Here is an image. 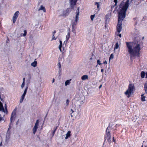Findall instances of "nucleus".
Wrapping results in <instances>:
<instances>
[{"mask_svg": "<svg viewBox=\"0 0 147 147\" xmlns=\"http://www.w3.org/2000/svg\"><path fill=\"white\" fill-rule=\"evenodd\" d=\"M57 129V127L54 128L53 131H52V134L53 136H54V135L55 132Z\"/></svg>", "mask_w": 147, "mask_h": 147, "instance_id": "26", "label": "nucleus"}, {"mask_svg": "<svg viewBox=\"0 0 147 147\" xmlns=\"http://www.w3.org/2000/svg\"><path fill=\"white\" fill-rule=\"evenodd\" d=\"M114 1L115 3V5H116L117 2V0H114Z\"/></svg>", "mask_w": 147, "mask_h": 147, "instance_id": "36", "label": "nucleus"}, {"mask_svg": "<svg viewBox=\"0 0 147 147\" xmlns=\"http://www.w3.org/2000/svg\"><path fill=\"white\" fill-rule=\"evenodd\" d=\"M119 47V45L118 42H117L115 45L114 50H115L117 49Z\"/></svg>", "mask_w": 147, "mask_h": 147, "instance_id": "20", "label": "nucleus"}, {"mask_svg": "<svg viewBox=\"0 0 147 147\" xmlns=\"http://www.w3.org/2000/svg\"><path fill=\"white\" fill-rule=\"evenodd\" d=\"M145 147H147V146H146Z\"/></svg>", "mask_w": 147, "mask_h": 147, "instance_id": "53", "label": "nucleus"}, {"mask_svg": "<svg viewBox=\"0 0 147 147\" xmlns=\"http://www.w3.org/2000/svg\"><path fill=\"white\" fill-rule=\"evenodd\" d=\"M82 102L83 103V101H82V102H81V103H82Z\"/></svg>", "mask_w": 147, "mask_h": 147, "instance_id": "54", "label": "nucleus"}, {"mask_svg": "<svg viewBox=\"0 0 147 147\" xmlns=\"http://www.w3.org/2000/svg\"><path fill=\"white\" fill-rule=\"evenodd\" d=\"M58 65L59 67V68H60L61 67V64H60V63H59L58 64Z\"/></svg>", "mask_w": 147, "mask_h": 147, "instance_id": "35", "label": "nucleus"}, {"mask_svg": "<svg viewBox=\"0 0 147 147\" xmlns=\"http://www.w3.org/2000/svg\"><path fill=\"white\" fill-rule=\"evenodd\" d=\"M129 5V1L127 0L125 3H122L119 5V19L118 24L117 27V29L119 34L121 31L122 29V21L125 18L126 15V11Z\"/></svg>", "mask_w": 147, "mask_h": 147, "instance_id": "1", "label": "nucleus"}, {"mask_svg": "<svg viewBox=\"0 0 147 147\" xmlns=\"http://www.w3.org/2000/svg\"><path fill=\"white\" fill-rule=\"evenodd\" d=\"M113 142H115V140H114V137L113 138Z\"/></svg>", "mask_w": 147, "mask_h": 147, "instance_id": "45", "label": "nucleus"}, {"mask_svg": "<svg viewBox=\"0 0 147 147\" xmlns=\"http://www.w3.org/2000/svg\"><path fill=\"white\" fill-rule=\"evenodd\" d=\"M28 86H27L26 87L25 89V90H24V93L23 94H22V95L21 96V98H20V103H22V102L23 101V100L24 99V98L25 97V96L26 94V92H27V89H28Z\"/></svg>", "mask_w": 147, "mask_h": 147, "instance_id": "8", "label": "nucleus"}, {"mask_svg": "<svg viewBox=\"0 0 147 147\" xmlns=\"http://www.w3.org/2000/svg\"><path fill=\"white\" fill-rule=\"evenodd\" d=\"M39 121L38 120H36L33 129V133L34 134H35L36 132L37 129L38 128L39 125Z\"/></svg>", "mask_w": 147, "mask_h": 147, "instance_id": "7", "label": "nucleus"}, {"mask_svg": "<svg viewBox=\"0 0 147 147\" xmlns=\"http://www.w3.org/2000/svg\"><path fill=\"white\" fill-rule=\"evenodd\" d=\"M142 97L141 98V100L142 101H144L145 100V96H144L143 94H142L141 95Z\"/></svg>", "mask_w": 147, "mask_h": 147, "instance_id": "25", "label": "nucleus"}, {"mask_svg": "<svg viewBox=\"0 0 147 147\" xmlns=\"http://www.w3.org/2000/svg\"><path fill=\"white\" fill-rule=\"evenodd\" d=\"M142 40H143L144 39V37L143 36V37H142Z\"/></svg>", "mask_w": 147, "mask_h": 147, "instance_id": "47", "label": "nucleus"}, {"mask_svg": "<svg viewBox=\"0 0 147 147\" xmlns=\"http://www.w3.org/2000/svg\"><path fill=\"white\" fill-rule=\"evenodd\" d=\"M142 147H143V145L142 146Z\"/></svg>", "mask_w": 147, "mask_h": 147, "instance_id": "52", "label": "nucleus"}, {"mask_svg": "<svg viewBox=\"0 0 147 147\" xmlns=\"http://www.w3.org/2000/svg\"><path fill=\"white\" fill-rule=\"evenodd\" d=\"M95 14L91 15V16H90V18H91V20L92 21H93V20L94 19L95 17Z\"/></svg>", "mask_w": 147, "mask_h": 147, "instance_id": "28", "label": "nucleus"}, {"mask_svg": "<svg viewBox=\"0 0 147 147\" xmlns=\"http://www.w3.org/2000/svg\"><path fill=\"white\" fill-rule=\"evenodd\" d=\"M127 51L131 57H135L138 54V41L126 42Z\"/></svg>", "mask_w": 147, "mask_h": 147, "instance_id": "2", "label": "nucleus"}, {"mask_svg": "<svg viewBox=\"0 0 147 147\" xmlns=\"http://www.w3.org/2000/svg\"><path fill=\"white\" fill-rule=\"evenodd\" d=\"M71 79L67 80H66L65 83V86H67V85H69L71 83Z\"/></svg>", "mask_w": 147, "mask_h": 147, "instance_id": "17", "label": "nucleus"}, {"mask_svg": "<svg viewBox=\"0 0 147 147\" xmlns=\"http://www.w3.org/2000/svg\"><path fill=\"white\" fill-rule=\"evenodd\" d=\"M118 35L120 37V38L121 37V34H119Z\"/></svg>", "mask_w": 147, "mask_h": 147, "instance_id": "43", "label": "nucleus"}, {"mask_svg": "<svg viewBox=\"0 0 147 147\" xmlns=\"http://www.w3.org/2000/svg\"><path fill=\"white\" fill-rule=\"evenodd\" d=\"M136 19H137V18H134V20H135Z\"/></svg>", "mask_w": 147, "mask_h": 147, "instance_id": "50", "label": "nucleus"}, {"mask_svg": "<svg viewBox=\"0 0 147 147\" xmlns=\"http://www.w3.org/2000/svg\"><path fill=\"white\" fill-rule=\"evenodd\" d=\"M59 43H60V44L59 46V48L60 52H62L61 47H62V42L61 40H59Z\"/></svg>", "mask_w": 147, "mask_h": 147, "instance_id": "18", "label": "nucleus"}, {"mask_svg": "<svg viewBox=\"0 0 147 147\" xmlns=\"http://www.w3.org/2000/svg\"><path fill=\"white\" fill-rule=\"evenodd\" d=\"M40 10H42L44 12H46V10L45 7L42 5L38 9V11Z\"/></svg>", "mask_w": 147, "mask_h": 147, "instance_id": "16", "label": "nucleus"}, {"mask_svg": "<svg viewBox=\"0 0 147 147\" xmlns=\"http://www.w3.org/2000/svg\"><path fill=\"white\" fill-rule=\"evenodd\" d=\"M70 37V34L69 32L67 33V35L66 36V42H67L68 40L69 39Z\"/></svg>", "mask_w": 147, "mask_h": 147, "instance_id": "21", "label": "nucleus"}, {"mask_svg": "<svg viewBox=\"0 0 147 147\" xmlns=\"http://www.w3.org/2000/svg\"><path fill=\"white\" fill-rule=\"evenodd\" d=\"M19 14L20 12L18 11H16L14 13L12 18V20L13 23H14L16 22V19L18 17Z\"/></svg>", "mask_w": 147, "mask_h": 147, "instance_id": "6", "label": "nucleus"}, {"mask_svg": "<svg viewBox=\"0 0 147 147\" xmlns=\"http://www.w3.org/2000/svg\"><path fill=\"white\" fill-rule=\"evenodd\" d=\"M1 145V142L0 144V146Z\"/></svg>", "mask_w": 147, "mask_h": 147, "instance_id": "51", "label": "nucleus"}, {"mask_svg": "<svg viewBox=\"0 0 147 147\" xmlns=\"http://www.w3.org/2000/svg\"><path fill=\"white\" fill-rule=\"evenodd\" d=\"M71 131H68L66 135V136L65 137V139H68L71 136Z\"/></svg>", "mask_w": 147, "mask_h": 147, "instance_id": "13", "label": "nucleus"}, {"mask_svg": "<svg viewBox=\"0 0 147 147\" xmlns=\"http://www.w3.org/2000/svg\"><path fill=\"white\" fill-rule=\"evenodd\" d=\"M24 85H25V83L22 82V83L21 85V87L22 88V89L24 88Z\"/></svg>", "mask_w": 147, "mask_h": 147, "instance_id": "34", "label": "nucleus"}, {"mask_svg": "<svg viewBox=\"0 0 147 147\" xmlns=\"http://www.w3.org/2000/svg\"><path fill=\"white\" fill-rule=\"evenodd\" d=\"M77 11L76 12V16L75 17V22L76 24L78 22V16L79 15L80 13V7H78L77 8Z\"/></svg>", "mask_w": 147, "mask_h": 147, "instance_id": "10", "label": "nucleus"}, {"mask_svg": "<svg viewBox=\"0 0 147 147\" xmlns=\"http://www.w3.org/2000/svg\"><path fill=\"white\" fill-rule=\"evenodd\" d=\"M78 0H69L70 7L71 9H74Z\"/></svg>", "mask_w": 147, "mask_h": 147, "instance_id": "9", "label": "nucleus"}, {"mask_svg": "<svg viewBox=\"0 0 147 147\" xmlns=\"http://www.w3.org/2000/svg\"><path fill=\"white\" fill-rule=\"evenodd\" d=\"M24 34H23L22 36H24L26 35V33H27L26 31V30H24Z\"/></svg>", "mask_w": 147, "mask_h": 147, "instance_id": "33", "label": "nucleus"}, {"mask_svg": "<svg viewBox=\"0 0 147 147\" xmlns=\"http://www.w3.org/2000/svg\"><path fill=\"white\" fill-rule=\"evenodd\" d=\"M16 108H15L12 111L10 119L11 123H10L9 126L6 133V136L7 137L8 136V138L9 137L10 133V132L9 131V129L11 128L10 125L12 123L14 122L16 117Z\"/></svg>", "mask_w": 147, "mask_h": 147, "instance_id": "3", "label": "nucleus"}, {"mask_svg": "<svg viewBox=\"0 0 147 147\" xmlns=\"http://www.w3.org/2000/svg\"><path fill=\"white\" fill-rule=\"evenodd\" d=\"M144 89L145 92L147 94V81L144 84Z\"/></svg>", "mask_w": 147, "mask_h": 147, "instance_id": "14", "label": "nucleus"}, {"mask_svg": "<svg viewBox=\"0 0 147 147\" xmlns=\"http://www.w3.org/2000/svg\"><path fill=\"white\" fill-rule=\"evenodd\" d=\"M23 82L25 83V78H23Z\"/></svg>", "mask_w": 147, "mask_h": 147, "instance_id": "42", "label": "nucleus"}, {"mask_svg": "<svg viewBox=\"0 0 147 147\" xmlns=\"http://www.w3.org/2000/svg\"><path fill=\"white\" fill-rule=\"evenodd\" d=\"M137 26H136V27H136V28H135L136 30H137V28H136H136H137Z\"/></svg>", "mask_w": 147, "mask_h": 147, "instance_id": "49", "label": "nucleus"}, {"mask_svg": "<svg viewBox=\"0 0 147 147\" xmlns=\"http://www.w3.org/2000/svg\"><path fill=\"white\" fill-rule=\"evenodd\" d=\"M102 86V85H100V86H99V88H101Z\"/></svg>", "mask_w": 147, "mask_h": 147, "instance_id": "44", "label": "nucleus"}, {"mask_svg": "<svg viewBox=\"0 0 147 147\" xmlns=\"http://www.w3.org/2000/svg\"><path fill=\"white\" fill-rule=\"evenodd\" d=\"M57 38V36L56 37H55L54 36V35L53 34L52 37V38L51 39V40H56Z\"/></svg>", "mask_w": 147, "mask_h": 147, "instance_id": "24", "label": "nucleus"}, {"mask_svg": "<svg viewBox=\"0 0 147 147\" xmlns=\"http://www.w3.org/2000/svg\"><path fill=\"white\" fill-rule=\"evenodd\" d=\"M95 5H96L97 8L98 9H99V5L98 2H96L95 4Z\"/></svg>", "mask_w": 147, "mask_h": 147, "instance_id": "29", "label": "nucleus"}, {"mask_svg": "<svg viewBox=\"0 0 147 147\" xmlns=\"http://www.w3.org/2000/svg\"><path fill=\"white\" fill-rule=\"evenodd\" d=\"M113 58H114L113 55L112 54H111L110 55V56L109 57V60H110L111 59H113Z\"/></svg>", "mask_w": 147, "mask_h": 147, "instance_id": "31", "label": "nucleus"}, {"mask_svg": "<svg viewBox=\"0 0 147 147\" xmlns=\"http://www.w3.org/2000/svg\"><path fill=\"white\" fill-rule=\"evenodd\" d=\"M88 79V76L86 75H85L81 77V79L83 80H85Z\"/></svg>", "mask_w": 147, "mask_h": 147, "instance_id": "15", "label": "nucleus"}, {"mask_svg": "<svg viewBox=\"0 0 147 147\" xmlns=\"http://www.w3.org/2000/svg\"><path fill=\"white\" fill-rule=\"evenodd\" d=\"M0 111H2L5 114H7L8 111L7 108L6 104H5V109L4 108L2 102L0 101Z\"/></svg>", "mask_w": 147, "mask_h": 147, "instance_id": "5", "label": "nucleus"}, {"mask_svg": "<svg viewBox=\"0 0 147 147\" xmlns=\"http://www.w3.org/2000/svg\"><path fill=\"white\" fill-rule=\"evenodd\" d=\"M109 127H108L106 130L107 134L106 135H107V137H108V139H111V136L110 134V132L109 131Z\"/></svg>", "mask_w": 147, "mask_h": 147, "instance_id": "12", "label": "nucleus"}, {"mask_svg": "<svg viewBox=\"0 0 147 147\" xmlns=\"http://www.w3.org/2000/svg\"><path fill=\"white\" fill-rule=\"evenodd\" d=\"M137 22H136L135 23V26L136 27V26H137Z\"/></svg>", "mask_w": 147, "mask_h": 147, "instance_id": "40", "label": "nucleus"}, {"mask_svg": "<svg viewBox=\"0 0 147 147\" xmlns=\"http://www.w3.org/2000/svg\"><path fill=\"white\" fill-rule=\"evenodd\" d=\"M104 71V69H101V72L103 73V72Z\"/></svg>", "mask_w": 147, "mask_h": 147, "instance_id": "38", "label": "nucleus"}, {"mask_svg": "<svg viewBox=\"0 0 147 147\" xmlns=\"http://www.w3.org/2000/svg\"><path fill=\"white\" fill-rule=\"evenodd\" d=\"M134 90V85L132 84H129V85L128 88L125 92V94L128 97H129L130 96L132 93H133Z\"/></svg>", "mask_w": 147, "mask_h": 147, "instance_id": "4", "label": "nucleus"}, {"mask_svg": "<svg viewBox=\"0 0 147 147\" xmlns=\"http://www.w3.org/2000/svg\"><path fill=\"white\" fill-rule=\"evenodd\" d=\"M140 50V44H138V57H140V54L139 53V51Z\"/></svg>", "mask_w": 147, "mask_h": 147, "instance_id": "27", "label": "nucleus"}, {"mask_svg": "<svg viewBox=\"0 0 147 147\" xmlns=\"http://www.w3.org/2000/svg\"><path fill=\"white\" fill-rule=\"evenodd\" d=\"M71 111L72 113H73V112H77V114H79L80 112V110L79 109H78V110L77 109V111L76 109L75 110V111H74L72 109H71Z\"/></svg>", "mask_w": 147, "mask_h": 147, "instance_id": "22", "label": "nucleus"}, {"mask_svg": "<svg viewBox=\"0 0 147 147\" xmlns=\"http://www.w3.org/2000/svg\"><path fill=\"white\" fill-rule=\"evenodd\" d=\"M145 73L144 71H142L141 73V76L142 78H144L145 76Z\"/></svg>", "mask_w": 147, "mask_h": 147, "instance_id": "23", "label": "nucleus"}, {"mask_svg": "<svg viewBox=\"0 0 147 147\" xmlns=\"http://www.w3.org/2000/svg\"><path fill=\"white\" fill-rule=\"evenodd\" d=\"M71 117H72L73 116L72 115V113L71 114Z\"/></svg>", "mask_w": 147, "mask_h": 147, "instance_id": "48", "label": "nucleus"}, {"mask_svg": "<svg viewBox=\"0 0 147 147\" xmlns=\"http://www.w3.org/2000/svg\"><path fill=\"white\" fill-rule=\"evenodd\" d=\"M97 63L98 64L100 65L102 64V63H100V61L99 60H98L97 61Z\"/></svg>", "mask_w": 147, "mask_h": 147, "instance_id": "32", "label": "nucleus"}, {"mask_svg": "<svg viewBox=\"0 0 147 147\" xmlns=\"http://www.w3.org/2000/svg\"><path fill=\"white\" fill-rule=\"evenodd\" d=\"M104 64H107V61H105L104 62Z\"/></svg>", "mask_w": 147, "mask_h": 147, "instance_id": "37", "label": "nucleus"}, {"mask_svg": "<svg viewBox=\"0 0 147 147\" xmlns=\"http://www.w3.org/2000/svg\"><path fill=\"white\" fill-rule=\"evenodd\" d=\"M69 13V9H67L65 11H63V12L61 14V16H65L68 15Z\"/></svg>", "mask_w": 147, "mask_h": 147, "instance_id": "11", "label": "nucleus"}, {"mask_svg": "<svg viewBox=\"0 0 147 147\" xmlns=\"http://www.w3.org/2000/svg\"><path fill=\"white\" fill-rule=\"evenodd\" d=\"M37 62L36 61H34L31 63V65L34 67L36 66Z\"/></svg>", "mask_w": 147, "mask_h": 147, "instance_id": "19", "label": "nucleus"}, {"mask_svg": "<svg viewBox=\"0 0 147 147\" xmlns=\"http://www.w3.org/2000/svg\"><path fill=\"white\" fill-rule=\"evenodd\" d=\"M56 31H54L53 32V34L55 35V34L56 33Z\"/></svg>", "mask_w": 147, "mask_h": 147, "instance_id": "39", "label": "nucleus"}, {"mask_svg": "<svg viewBox=\"0 0 147 147\" xmlns=\"http://www.w3.org/2000/svg\"><path fill=\"white\" fill-rule=\"evenodd\" d=\"M69 100L68 99H67L66 100V105L67 106L69 104Z\"/></svg>", "mask_w": 147, "mask_h": 147, "instance_id": "30", "label": "nucleus"}, {"mask_svg": "<svg viewBox=\"0 0 147 147\" xmlns=\"http://www.w3.org/2000/svg\"><path fill=\"white\" fill-rule=\"evenodd\" d=\"M146 78H147V73H146Z\"/></svg>", "mask_w": 147, "mask_h": 147, "instance_id": "46", "label": "nucleus"}, {"mask_svg": "<svg viewBox=\"0 0 147 147\" xmlns=\"http://www.w3.org/2000/svg\"><path fill=\"white\" fill-rule=\"evenodd\" d=\"M54 81H55V79L54 78H53L52 80V82L53 83L54 82Z\"/></svg>", "mask_w": 147, "mask_h": 147, "instance_id": "41", "label": "nucleus"}]
</instances>
